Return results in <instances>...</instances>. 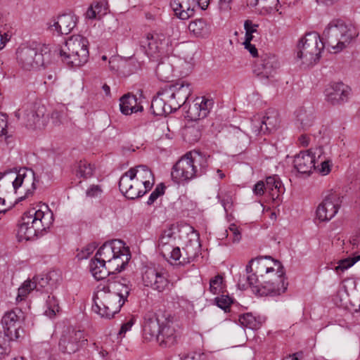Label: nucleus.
<instances>
[{"mask_svg":"<svg viewBox=\"0 0 360 360\" xmlns=\"http://www.w3.org/2000/svg\"><path fill=\"white\" fill-rule=\"evenodd\" d=\"M359 32L352 24H346L341 20H333L323 32V37L316 32L307 33L297 46V58L305 66L316 63L326 45L334 53H338L345 49L355 38Z\"/></svg>","mask_w":360,"mask_h":360,"instance_id":"f257e3e1","label":"nucleus"},{"mask_svg":"<svg viewBox=\"0 0 360 360\" xmlns=\"http://www.w3.org/2000/svg\"><path fill=\"white\" fill-rule=\"evenodd\" d=\"M131 287L128 278L120 276L99 283L93 296L92 310L101 317L112 318L127 302Z\"/></svg>","mask_w":360,"mask_h":360,"instance_id":"f03ea898","label":"nucleus"},{"mask_svg":"<svg viewBox=\"0 0 360 360\" xmlns=\"http://www.w3.org/2000/svg\"><path fill=\"white\" fill-rule=\"evenodd\" d=\"M208 167L207 158L197 150L187 152L173 166L172 180L178 184H186L202 176Z\"/></svg>","mask_w":360,"mask_h":360,"instance_id":"7ed1b4c3","label":"nucleus"},{"mask_svg":"<svg viewBox=\"0 0 360 360\" xmlns=\"http://www.w3.org/2000/svg\"><path fill=\"white\" fill-rule=\"evenodd\" d=\"M44 208L45 210L32 208L23 214L17 232L19 241L33 240L49 229L53 221V214L48 206Z\"/></svg>","mask_w":360,"mask_h":360,"instance_id":"20e7f679","label":"nucleus"},{"mask_svg":"<svg viewBox=\"0 0 360 360\" xmlns=\"http://www.w3.org/2000/svg\"><path fill=\"white\" fill-rule=\"evenodd\" d=\"M88 40L81 35L68 38L58 49L61 60L70 67H79L89 58Z\"/></svg>","mask_w":360,"mask_h":360,"instance_id":"39448f33","label":"nucleus"},{"mask_svg":"<svg viewBox=\"0 0 360 360\" xmlns=\"http://www.w3.org/2000/svg\"><path fill=\"white\" fill-rule=\"evenodd\" d=\"M141 46L151 60L166 58L172 51V41L162 33H148L141 41Z\"/></svg>","mask_w":360,"mask_h":360,"instance_id":"423d86ee","label":"nucleus"},{"mask_svg":"<svg viewBox=\"0 0 360 360\" xmlns=\"http://www.w3.org/2000/svg\"><path fill=\"white\" fill-rule=\"evenodd\" d=\"M273 261L274 266L276 267V271L272 278L265 281L261 284L260 289L255 290L259 293V296H276L287 290L288 283L285 282L284 267L279 261Z\"/></svg>","mask_w":360,"mask_h":360,"instance_id":"0eeeda50","label":"nucleus"},{"mask_svg":"<svg viewBox=\"0 0 360 360\" xmlns=\"http://www.w3.org/2000/svg\"><path fill=\"white\" fill-rule=\"evenodd\" d=\"M16 60L18 65L27 71L37 70L44 63L42 53L37 48L27 46L17 49Z\"/></svg>","mask_w":360,"mask_h":360,"instance_id":"6e6552de","label":"nucleus"},{"mask_svg":"<svg viewBox=\"0 0 360 360\" xmlns=\"http://www.w3.org/2000/svg\"><path fill=\"white\" fill-rule=\"evenodd\" d=\"M163 89L165 91V98L170 99V104L175 110L185 105L191 94L190 84L186 82L166 84Z\"/></svg>","mask_w":360,"mask_h":360,"instance_id":"1a4fd4ad","label":"nucleus"},{"mask_svg":"<svg viewBox=\"0 0 360 360\" xmlns=\"http://www.w3.org/2000/svg\"><path fill=\"white\" fill-rule=\"evenodd\" d=\"M22 319L23 313L18 308L6 311L1 319L4 331L3 334L10 340H17L20 337L19 330Z\"/></svg>","mask_w":360,"mask_h":360,"instance_id":"9d476101","label":"nucleus"},{"mask_svg":"<svg viewBox=\"0 0 360 360\" xmlns=\"http://www.w3.org/2000/svg\"><path fill=\"white\" fill-rule=\"evenodd\" d=\"M46 107L39 103H36L27 107L23 115L24 122L27 128L41 129L47 121L46 116Z\"/></svg>","mask_w":360,"mask_h":360,"instance_id":"9b49d317","label":"nucleus"},{"mask_svg":"<svg viewBox=\"0 0 360 360\" xmlns=\"http://www.w3.org/2000/svg\"><path fill=\"white\" fill-rule=\"evenodd\" d=\"M165 312L148 313L144 316L143 325V337L146 340L157 341L161 326L165 321Z\"/></svg>","mask_w":360,"mask_h":360,"instance_id":"f8f14e48","label":"nucleus"},{"mask_svg":"<svg viewBox=\"0 0 360 360\" xmlns=\"http://www.w3.org/2000/svg\"><path fill=\"white\" fill-rule=\"evenodd\" d=\"M279 67L278 58L274 54L265 53L255 63L253 72L259 77L269 79L274 77Z\"/></svg>","mask_w":360,"mask_h":360,"instance_id":"ddd939ff","label":"nucleus"},{"mask_svg":"<svg viewBox=\"0 0 360 360\" xmlns=\"http://www.w3.org/2000/svg\"><path fill=\"white\" fill-rule=\"evenodd\" d=\"M39 181L37 179L34 172L32 169L26 167L21 168L18 171V180L15 182L17 191L20 188H23L25 195L20 196L18 200L22 201L30 196H32L36 190V184Z\"/></svg>","mask_w":360,"mask_h":360,"instance_id":"4468645a","label":"nucleus"},{"mask_svg":"<svg viewBox=\"0 0 360 360\" xmlns=\"http://www.w3.org/2000/svg\"><path fill=\"white\" fill-rule=\"evenodd\" d=\"M341 200L336 194L328 195L319 205L316 214L320 221H328L335 216L340 207Z\"/></svg>","mask_w":360,"mask_h":360,"instance_id":"2eb2a0df","label":"nucleus"},{"mask_svg":"<svg viewBox=\"0 0 360 360\" xmlns=\"http://www.w3.org/2000/svg\"><path fill=\"white\" fill-rule=\"evenodd\" d=\"M86 341L83 331L72 330L62 335L59 341V349L62 352L70 354L78 351Z\"/></svg>","mask_w":360,"mask_h":360,"instance_id":"dca6fc26","label":"nucleus"},{"mask_svg":"<svg viewBox=\"0 0 360 360\" xmlns=\"http://www.w3.org/2000/svg\"><path fill=\"white\" fill-rule=\"evenodd\" d=\"M142 280L146 286L158 292H163L169 284L167 274L154 268L147 269L142 276Z\"/></svg>","mask_w":360,"mask_h":360,"instance_id":"f3484780","label":"nucleus"},{"mask_svg":"<svg viewBox=\"0 0 360 360\" xmlns=\"http://www.w3.org/2000/svg\"><path fill=\"white\" fill-rule=\"evenodd\" d=\"M77 18L72 13L59 15L48 22V28L53 33L68 34L76 26Z\"/></svg>","mask_w":360,"mask_h":360,"instance_id":"a211bd4d","label":"nucleus"},{"mask_svg":"<svg viewBox=\"0 0 360 360\" xmlns=\"http://www.w3.org/2000/svg\"><path fill=\"white\" fill-rule=\"evenodd\" d=\"M161 326L160 335L158 336L157 342L162 347H170L177 342V334L174 327L173 318L170 314L165 315V321Z\"/></svg>","mask_w":360,"mask_h":360,"instance_id":"6ab92c4d","label":"nucleus"},{"mask_svg":"<svg viewBox=\"0 0 360 360\" xmlns=\"http://www.w3.org/2000/svg\"><path fill=\"white\" fill-rule=\"evenodd\" d=\"M163 87L157 93L151 101L150 109L157 116L167 115L176 111L171 105L169 98H166Z\"/></svg>","mask_w":360,"mask_h":360,"instance_id":"aec40b11","label":"nucleus"},{"mask_svg":"<svg viewBox=\"0 0 360 360\" xmlns=\"http://www.w3.org/2000/svg\"><path fill=\"white\" fill-rule=\"evenodd\" d=\"M141 186L123 174L119 181L120 191L129 199L134 200L146 194V191L141 189Z\"/></svg>","mask_w":360,"mask_h":360,"instance_id":"412c9836","label":"nucleus"},{"mask_svg":"<svg viewBox=\"0 0 360 360\" xmlns=\"http://www.w3.org/2000/svg\"><path fill=\"white\" fill-rule=\"evenodd\" d=\"M327 91V101L332 105H338L347 101L350 89L342 82H336Z\"/></svg>","mask_w":360,"mask_h":360,"instance_id":"4be33fe9","label":"nucleus"},{"mask_svg":"<svg viewBox=\"0 0 360 360\" xmlns=\"http://www.w3.org/2000/svg\"><path fill=\"white\" fill-rule=\"evenodd\" d=\"M125 243L121 240H112L105 242L97 251L95 256L107 264L112 257L120 252Z\"/></svg>","mask_w":360,"mask_h":360,"instance_id":"5701e85b","label":"nucleus"},{"mask_svg":"<svg viewBox=\"0 0 360 360\" xmlns=\"http://www.w3.org/2000/svg\"><path fill=\"white\" fill-rule=\"evenodd\" d=\"M170 6L175 15L181 20H187L195 13V0H171Z\"/></svg>","mask_w":360,"mask_h":360,"instance_id":"b1692460","label":"nucleus"},{"mask_svg":"<svg viewBox=\"0 0 360 360\" xmlns=\"http://www.w3.org/2000/svg\"><path fill=\"white\" fill-rule=\"evenodd\" d=\"M293 166L299 173L309 175L315 169V157L309 151L300 152L295 157Z\"/></svg>","mask_w":360,"mask_h":360,"instance_id":"393cba45","label":"nucleus"},{"mask_svg":"<svg viewBox=\"0 0 360 360\" xmlns=\"http://www.w3.org/2000/svg\"><path fill=\"white\" fill-rule=\"evenodd\" d=\"M130 259L129 249L124 245L120 253L116 254L110 261H108V265L112 274L119 273L124 269Z\"/></svg>","mask_w":360,"mask_h":360,"instance_id":"a878e982","label":"nucleus"},{"mask_svg":"<svg viewBox=\"0 0 360 360\" xmlns=\"http://www.w3.org/2000/svg\"><path fill=\"white\" fill-rule=\"evenodd\" d=\"M89 270L97 280H103L112 275L108 264L96 256L90 262Z\"/></svg>","mask_w":360,"mask_h":360,"instance_id":"bb28decb","label":"nucleus"},{"mask_svg":"<svg viewBox=\"0 0 360 360\" xmlns=\"http://www.w3.org/2000/svg\"><path fill=\"white\" fill-rule=\"evenodd\" d=\"M201 245L199 241V234H196V239L194 241L191 240L183 248L184 257L180 260L181 265H185L193 262L200 252Z\"/></svg>","mask_w":360,"mask_h":360,"instance_id":"cd10ccee","label":"nucleus"},{"mask_svg":"<svg viewBox=\"0 0 360 360\" xmlns=\"http://www.w3.org/2000/svg\"><path fill=\"white\" fill-rule=\"evenodd\" d=\"M129 178L141 186V183L146 181L147 179L153 180V175L150 169L146 165H138L135 167L131 168L124 173Z\"/></svg>","mask_w":360,"mask_h":360,"instance_id":"c85d7f7f","label":"nucleus"},{"mask_svg":"<svg viewBox=\"0 0 360 360\" xmlns=\"http://www.w3.org/2000/svg\"><path fill=\"white\" fill-rule=\"evenodd\" d=\"M120 110L124 115H130L143 110V107L137 103L136 96L127 94L120 98Z\"/></svg>","mask_w":360,"mask_h":360,"instance_id":"c756f323","label":"nucleus"},{"mask_svg":"<svg viewBox=\"0 0 360 360\" xmlns=\"http://www.w3.org/2000/svg\"><path fill=\"white\" fill-rule=\"evenodd\" d=\"M278 124L279 119L278 112L274 110H269L263 117L259 132H271L276 129Z\"/></svg>","mask_w":360,"mask_h":360,"instance_id":"7c9ffc66","label":"nucleus"},{"mask_svg":"<svg viewBox=\"0 0 360 360\" xmlns=\"http://www.w3.org/2000/svg\"><path fill=\"white\" fill-rule=\"evenodd\" d=\"M158 64L155 73L158 79L163 82H169L173 77V66L169 57L162 58Z\"/></svg>","mask_w":360,"mask_h":360,"instance_id":"2f4dec72","label":"nucleus"},{"mask_svg":"<svg viewBox=\"0 0 360 360\" xmlns=\"http://www.w3.org/2000/svg\"><path fill=\"white\" fill-rule=\"evenodd\" d=\"M176 233L172 228L162 231L158 241V249L160 254L164 251L168 252L170 248L176 245Z\"/></svg>","mask_w":360,"mask_h":360,"instance_id":"473e14b6","label":"nucleus"},{"mask_svg":"<svg viewBox=\"0 0 360 360\" xmlns=\"http://www.w3.org/2000/svg\"><path fill=\"white\" fill-rule=\"evenodd\" d=\"M18 180V171L15 169H9L0 173V187H6V192L13 191L17 193V188H15V182Z\"/></svg>","mask_w":360,"mask_h":360,"instance_id":"72a5a7b5","label":"nucleus"},{"mask_svg":"<svg viewBox=\"0 0 360 360\" xmlns=\"http://www.w3.org/2000/svg\"><path fill=\"white\" fill-rule=\"evenodd\" d=\"M237 285L238 288L242 290H246L248 288H250L252 292L259 296V293L255 290L257 288L260 289L261 284H259L257 276L255 274H251L247 276L245 275L243 276H240Z\"/></svg>","mask_w":360,"mask_h":360,"instance_id":"f704fd0d","label":"nucleus"},{"mask_svg":"<svg viewBox=\"0 0 360 360\" xmlns=\"http://www.w3.org/2000/svg\"><path fill=\"white\" fill-rule=\"evenodd\" d=\"M266 191H268L269 195L273 200H276L283 193V188L282 183L277 176H269L266 179Z\"/></svg>","mask_w":360,"mask_h":360,"instance_id":"c9c22d12","label":"nucleus"},{"mask_svg":"<svg viewBox=\"0 0 360 360\" xmlns=\"http://www.w3.org/2000/svg\"><path fill=\"white\" fill-rule=\"evenodd\" d=\"M161 255L171 264L178 265H181L180 264V260H182L183 257H184V255L181 252L180 248L179 247H176L175 245L170 248L168 252H162Z\"/></svg>","mask_w":360,"mask_h":360,"instance_id":"e433bc0d","label":"nucleus"},{"mask_svg":"<svg viewBox=\"0 0 360 360\" xmlns=\"http://www.w3.org/2000/svg\"><path fill=\"white\" fill-rule=\"evenodd\" d=\"M297 119L303 128L309 127L312 124L314 120L313 110L310 109L307 110L305 108L300 109L297 111Z\"/></svg>","mask_w":360,"mask_h":360,"instance_id":"4c0bfd02","label":"nucleus"},{"mask_svg":"<svg viewBox=\"0 0 360 360\" xmlns=\"http://www.w3.org/2000/svg\"><path fill=\"white\" fill-rule=\"evenodd\" d=\"M188 30L197 37L202 36L207 30V22L204 19H196L189 23Z\"/></svg>","mask_w":360,"mask_h":360,"instance_id":"58836bf2","label":"nucleus"},{"mask_svg":"<svg viewBox=\"0 0 360 360\" xmlns=\"http://www.w3.org/2000/svg\"><path fill=\"white\" fill-rule=\"evenodd\" d=\"M238 321L243 326L252 330L258 328L260 326V323L250 313L240 315Z\"/></svg>","mask_w":360,"mask_h":360,"instance_id":"ea45409f","label":"nucleus"},{"mask_svg":"<svg viewBox=\"0 0 360 360\" xmlns=\"http://www.w3.org/2000/svg\"><path fill=\"white\" fill-rule=\"evenodd\" d=\"M36 290V284L30 280L25 281L22 285L18 288L17 301H21L33 290Z\"/></svg>","mask_w":360,"mask_h":360,"instance_id":"a19ab883","label":"nucleus"},{"mask_svg":"<svg viewBox=\"0 0 360 360\" xmlns=\"http://www.w3.org/2000/svg\"><path fill=\"white\" fill-rule=\"evenodd\" d=\"M46 303L47 309L45 310L44 314L51 318L56 315V312L59 311L58 302L53 295H49Z\"/></svg>","mask_w":360,"mask_h":360,"instance_id":"79ce46f5","label":"nucleus"},{"mask_svg":"<svg viewBox=\"0 0 360 360\" xmlns=\"http://www.w3.org/2000/svg\"><path fill=\"white\" fill-rule=\"evenodd\" d=\"M185 139L190 143H194L201 137V131L198 127H189L184 132Z\"/></svg>","mask_w":360,"mask_h":360,"instance_id":"37998d69","label":"nucleus"},{"mask_svg":"<svg viewBox=\"0 0 360 360\" xmlns=\"http://www.w3.org/2000/svg\"><path fill=\"white\" fill-rule=\"evenodd\" d=\"M93 167L85 160L79 161L78 164L77 175L84 179L89 178L93 174Z\"/></svg>","mask_w":360,"mask_h":360,"instance_id":"c03bdc74","label":"nucleus"},{"mask_svg":"<svg viewBox=\"0 0 360 360\" xmlns=\"http://www.w3.org/2000/svg\"><path fill=\"white\" fill-rule=\"evenodd\" d=\"M199 108V104L196 103L195 100L194 103L192 105H190L187 110L188 117L193 120L204 119L206 117L205 115L202 113L201 108Z\"/></svg>","mask_w":360,"mask_h":360,"instance_id":"a18cd8bd","label":"nucleus"},{"mask_svg":"<svg viewBox=\"0 0 360 360\" xmlns=\"http://www.w3.org/2000/svg\"><path fill=\"white\" fill-rule=\"evenodd\" d=\"M258 24H255L250 20H246L244 22V29L245 30V41H252L253 34L257 32Z\"/></svg>","mask_w":360,"mask_h":360,"instance_id":"49530a36","label":"nucleus"},{"mask_svg":"<svg viewBox=\"0 0 360 360\" xmlns=\"http://www.w3.org/2000/svg\"><path fill=\"white\" fill-rule=\"evenodd\" d=\"M218 198H221V202L226 212L231 210L233 205V198L231 192L221 193L218 195Z\"/></svg>","mask_w":360,"mask_h":360,"instance_id":"de8ad7c7","label":"nucleus"},{"mask_svg":"<svg viewBox=\"0 0 360 360\" xmlns=\"http://www.w3.org/2000/svg\"><path fill=\"white\" fill-rule=\"evenodd\" d=\"M195 101L199 104V108H201L202 113H204V115H205V116L207 117L210 112V110L213 106V101L205 97H201L197 98L195 99Z\"/></svg>","mask_w":360,"mask_h":360,"instance_id":"09e8293b","label":"nucleus"},{"mask_svg":"<svg viewBox=\"0 0 360 360\" xmlns=\"http://www.w3.org/2000/svg\"><path fill=\"white\" fill-rule=\"evenodd\" d=\"M223 277L221 275H217L210 281V290L213 294H219L221 290Z\"/></svg>","mask_w":360,"mask_h":360,"instance_id":"8fccbe9b","label":"nucleus"},{"mask_svg":"<svg viewBox=\"0 0 360 360\" xmlns=\"http://www.w3.org/2000/svg\"><path fill=\"white\" fill-rule=\"evenodd\" d=\"M356 262H358V260L356 257L341 259L338 262V265L335 266V271L337 273L339 271L342 272L353 266Z\"/></svg>","mask_w":360,"mask_h":360,"instance_id":"3c124183","label":"nucleus"},{"mask_svg":"<svg viewBox=\"0 0 360 360\" xmlns=\"http://www.w3.org/2000/svg\"><path fill=\"white\" fill-rule=\"evenodd\" d=\"M165 186L163 184H160L157 185L155 190L150 195L148 200L147 201V204L148 205H151L154 203V202L161 195L165 193Z\"/></svg>","mask_w":360,"mask_h":360,"instance_id":"603ef678","label":"nucleus"},{"mask_svg":"<svg viewBox=\"0 0 360 360\" xmlns=\"http://www.w3.org/2000/svg\"><path fill=\"white\" fill-rule=\"evenodd\" d=\"M215 302L219 308L226 311L232 304L233 300L229 295H221L215 298Z\"/></svg>","mask_w":360,"mask_h":360,"instance_id":"864d4df0","label":"nucleus"},{"mask_svg":"<svg viewBox=\"0 0 360 360\" xmlns=\"http://www.w3.org/2000/svg\"><path fill=\"white\" fill-rule=\"evenodd\" d=\"M136 321L134 316H131L125 323H122L119 330L118 335L120 338L124 337L126 333L129 331Z\"/></svg>","mask_w":360,"mask_h":360,"instance_id":"5fc2aeb1","label":"nucleus"},{"mask_svg":"<svg viewBox=\"0 0 360 360\" xmlns=\"http://www.w3.org/2000/svg\"><path fill=\"white\" fill-rule=\"evenodd\" d=\"M95 9L96 10V12L98 13V15L99 17L105 15L108 12V3L105 0H102L98 2H96L92 4Z\"/></svg>","mask_w":360,"mask_h":360,"instance_id":"6e6d98bb","label":"nucleus"},{"mask_svg":"<svg viewBox=\"0 0 360 360\" xmlns=\"http://www.w3.org/2000/svg\"><path fill=\"white\" fill-rule=\"evenodd\" d=\"M66 115L63 110H54L51 114V118L56 125L63 124Z\"/></svg>","mask_w":360,"mask_h":360,"instance_id":"4d7b16f0","label":"nucleus"},{"mask_svg":"<svg viewBox=\"0 0 360 360\" xmlns=\"http://www.w3.org/2000/svg\"><path fill=\"white\" fill-rule=\"evenodd\" d=\"M33 281L34 282V284H36V290L39 291L49 284L48 276L41 278L39 276H34L33 278Z\"/></svg>","mask_w":360,"mask_h":360,"instance_id":"13d9d810","label":"nucleus"},{"mask_svg":"<svg viewBox=\"0 0 360 360\" xmlns=\"http://www.w3.org/2000/svg\"><path fill=\"white\" fill-rule=\"evenodd\" d=\"M229 231L233 234V242L238 243L241 240V233L238 229V227L236 224H232L229 226Z\"/></svg>","mask_w":360,"mask_h":360,"instance_id":"bf43d9fd","label":"nucleus"},{"mask_svg":"<svg viewBox=\"0 0 360 360\" xmlns=\"http://www.w3.org/2000/svg\"><path fill=\"white\" fill-rule=\"evenodd\" d=\"M102 192V189L98 185H91L86 192L88 197L94 198L98 196Z\"/></svg>","mask_w":360,"mask_h":360,"instance_id":"052dcab7","label":"nucleus"},{"mask_svg":"<svg viewBox=\"0 0 360 360\" xmlns=\"http://www.w3.org/2000/svg\"><path fill=\"white\" fill-rule=\"evenodd\" d=\"M7 116L0 112V136L6 135L7 133Z\"/></svg>","mask_w":360,"mask_h":360,"instance_id":"680f3d73","label":"nucleus"},{"mask_svg":"<svg viewBox=\"0 0 360 360\" xmlns=\"http://www.w3.org/2000/svg\"><path fill=\"white\" fill-rule=\"evenodd\" d=\"M6 337L1 331H0V359L4 357L7 353V347H6Z\"/></svg>","mask_w":360,"mask_h":360,"instance_id":"e2e57ef3","label":"nucleus"},{"mask_svg":"<svg viewBox=\"0 0 360 360\" xmlns=\"http://www.w3.org/2000/svg\"><path fill=\"white\" fill-rule=\"evenodd\" d=\"M266 191V186L263 181H258L253 188V192L257 195H262Z\"/></svg>","mask_w":360,"mask_h":360,"instance_id":"0e129e2a","label":"nucleus"},{"mask_svg":"<svg viewBox=\"0 0 360 360\" xmlns=\"http://www.w3.org/2000/svg\"><path fill=\"white\" fill-rule=\"evenodd\" d=\"M330 166H331V164H330V161H328V160H325V161L321 162V167L319 169V172L322 175L328 174L330 172Z\"/></svg>","mask_w":360,"mask_h":360,"instance_id":"69168bd1","label":"nucleus"},{"mask_svg":"<svg viewBox=\"0 0 360 360\" xmlns=\"http://www.w3.org/2000/svg\"><path fill=\"white\" fill-rule=\"evenodd\" d=\"M250 42L251 41H245L243 42V45L253 57H257L258 56L257 49L255 46L252 44Z\"/></svg>","mask_w":360,"mask_h":360,"instance_id":"338daca9","label":"nucleus"},{"mask_svg":"<svg viewBox=\"0 0 360 360\" xmlns=\"http://www.w3.org/2000/svg\"><path fill=\"white\" fill-rule=\"evenodd\" d=\"M97 16L98 15L96 12V10L91 4V6L88 8V10L86 12V18L92 20L96 18Z\"/></svg>","mask_w":360,"mask_h":360,"instance_id":"774afa93","label":"nucleus"}]
</instances>
